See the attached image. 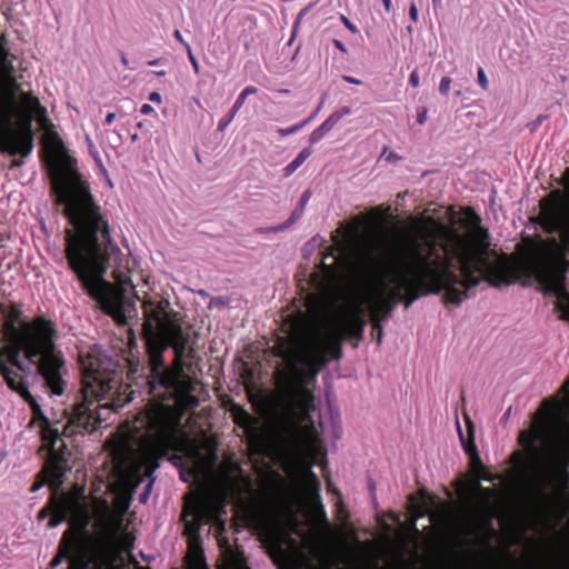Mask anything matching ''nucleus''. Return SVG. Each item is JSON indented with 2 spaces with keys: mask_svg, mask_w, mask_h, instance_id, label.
<instances>
[{
  "mask_svg": "<svg viewBox=\"0 0 569 569\" xmlns=\"http://www.w3.org/2000/svg\"><path fill=\"white\" fill-rule=\"evenodd\" d=\"M325 137H326L325 132H322L320 130V128L318 127L311 132V134L309 137V141L311 144H315V143H318L319 141H321Z\"/></svg>",
  "mask_w": 569,
  "mask_h": 569,
  "instance_id": "35",
  "label": "nucleus"
},
{
  "mask_svg": "<svg viewBox=\"0 0 569 569\" xmlns=\"http://www.w3.org/2000/svg\"><path fill=\"white\" fill-rule=\"evenodd\" d=\"M311 149L305 148L299 152V154L288 163L283 169L284 177H290L302 163L310 157Z\"/></svg>",
  "mask_w": 569,
  "mask_h": 569,
  "instance_id": "25",
  "label": "nucleus"
},
{
  "mask_svg": "<svg viewBox=\"0 0 569 569\" xmlns=\"http://www.w3.org/2000/svg\"><path fill=\"white\" fill-rule=\"evenodd\" d=\"M567 248L556 239L540 241L528 257L527 269L547 293L558 298L556 307L561 312L560 319L569 321V293L566 290V273L569 271ZM560 392L569 400V379L561 386Z\"/></svg>",
  "mask_w": 569,
  "mask_h": 569,
  "instance_id": "8",
  "label": "nucleus"
},
{
  "mask_svg": "<svg viewBox=\"0 0 569 569\" xmlns=\"http://www.w3.org/2000/svg\"><path fill=\"white\" fill-rule=\"evenodd\" d=\"M30 491L31 492H36V481H33V483L31 485Z\"/></svg>",
  "mask_w": 569,
  "mask_h": 569,
  "instance_id": "57",
  "label": "nucleus"
},
{
  "mask_svg": "<svg viewBox=\"0 0 569 569\" xmlns=\"http://www.w3.org/2000/svg\"><path fill=\"white\" fill-rule=\"evenodd\" d=\"M116 117L114 112L108 113L106 117V124L110 126L116 120Z\"/></svg>",
  "mask_w": 569,
  "mask_h": 569,
  "instance_id": "49",
  "label": "nucleus"
},
{
  "mask_svg": "<svg viewBox=\"0 0 569 569\" xmlns=\"http://www.w3.org/2000/svg\"><path fill=\"white\" fill-rule=\"evenodd\" d=\"M397 158H398V157H397V154H395V153H390V154L388 156V159H397Z\"/></svg>",
  "mask_w": 569,
  "mask_h": 569,
  "instance_id": "59",
  "label": "nucleus"
},
{
  "mask_svg": "<svg viewBox=\"0 0 569 569\" xmlns=\"http://www.w3.org/2000/svg\"><path fill=\"white\" fill-rule=\"evenodd\" d=\"M3 335L14 365L26 371L36 363V319L20 305H12L4 312Z\"/></svg>",
  "mask_w": 569,
  "mask_h": 569,
  "instance_id": "12",
  "label": "nucleus"
},
{
  "mask_svg": "<svg viewBox=\"0 0 569 569\" xmlns=\"http://www.w3.org/2000/svg\"><path fill=\"white\" fill-rule=\"evenodd\" d=\"M357 228L358 226H353L347 231L338 229L333 232L332 239L335 244L326 249V252L322 253V259L319 263V268H321L325 273L329 276L335 274L345 263V244L339 240V237L346 236L347 232L355 233Z\"/></svg>",
  "mask_w": 569,
  "mask_h": 569,
  "instance_id": "19",
  "label": "nucleus"
},
{
  "mask_svg": "<svg viewBox=\"0 0 569 569\" xmlns=\"http://www.w3.org/2000/svg\"><path fill=\"white\" fill-rule=\"evenodd\" d=\"M519 443L526 448L528 457L519 451L513 452L512 459L521 465V475L527 485L540 493L549 489L563 490L569 485V421L563 420L558 430L557 441L548 461L539 463V450L536 448V436L521 431Z\"/></svg>",
  "mask_w": 569,
  "mask_h": 569,
  "instance_id": "5",
  "label": "nucleus"
},
{
  "mask_svg": "<svg viewBox=\"0 0 569 569\" xmlns=\"http://www.w3.org/2000/svg\"><path fill=\"white\" fill-rule=\"evenodd\" d=\"M467 431L468 437L466 438L462 433L460 426L458 425V433L462 445V448L467 455L471 458V465L476 473L483 480L491 481L492 477L485 471V466L478 455L477 446L475 442V426L472 421L467 418Z\"/></svg>",
  "mask_w": 569,
  "mask_h": 569,
  "instance_id": "20",
  "label": "nucleus"
},
{
  "mask_svg": "<svg viewBox=\"0 0 569 569\" xmlns=\"http://www.w3.org/2000/svg\"><path fill=\"white\" fill-rule=\"evenodd\" d=\"M559 184L563 187L565 196L569 198V167H567L559 180Z\"/></svg>",
  "mask_w": 569,
  "mask_h": 569,
  "instance_id": "33",
  "label": "nucleus"
},
{
  "mask_svg": "<svg viewBox=\"0 0 569 569\" xmlns=\"http://www.w3.org/2000/svg\"><path fill=\"white\" fill-rule=\"evenodd\" d=\"M367 322L360 310L349 312L341 322L326 331L315 327L312 317L297 311L284 320L288 337H279L273 353L284 360L291 370L303 378L308 371L315 379L330 359L342 358V343L347 339L359 341L363 338ZM358 347V342L355 343Z\"/></svg>",
  "mask_w": 569,
  "mask_h": 569,
  "instance_id": "3",
  "label": "nucleus"
},
{
  "mask_svg": "<svg viewBox=\"0 0 569 569\" xmlns=\"http://www.w3.org/2000/svg\"><path fill=\"white\" fill-rule=\"evenodd\" d=\"M433 6H438L441 3V0H432Z\"/></svg>",
  "mask_w": 569,
  "mask_h": 569,
  "instance_id": "60",
  "label": "nucleus"
},
{
  "mask_svg": "<svg viewBox=\"0 0 569 569\" xmlns=\"http://www.w3.org/2000/svg\"><path fill=\"white\" fill-rule=\"evenodd\" d=\"M158 63H159V60L157 59V60H152V61H150L148 64H149V66H156V64H158Z\"/></svg>",
  "mask_w": 569,
  "mask_h": 569,
  "instance_id": "58",
  "label": "nucleus"
},
{
  "mask_svg": "<svg viewBox=\"0 0 569 569\" xmlns=\"http://www.w3.org/2000/svg\"><path fill=\"white\" fill-rule=\"evenodd\" d=\"M283 362L286 363L287 369H278L277 376L282 380L295 381L297 383L290 392L291 405L299 411L301 420H307L310 418V413L316 409V406L313 392L305 385L310 381H315L317 377L313 379L308 371L305 373L303 378L297 376L284 360Z\"/></svg>",
  "mask_w": 569,
  "mask_h": 569,
  "instance_id": "16",
  "label": "nucleus"
},
{
  "mask_svg": "<svg viewBox=\"0 0 569 569\" xmlns=\"http://www.w3.org/2000/svg\"><path fill=\"white\" fill-rule=\"evenodd\" d=\"M466 214L469 228L463 233L428 218L417 234L402 242L390 266L395 287L389 292L381 288L368 299L371 321L388 320L399 302L408 309L421 297L443 292L445 305L460 306L482 281L499 288L518 279L509 257L490 249L480 216L472 208Z\"/></svg>",
  "mask_w": 569,
  "mask_h": 569,
  "instance_id": "1",
  "label": "nucleus"
},
{
  "mask_svg": "<svg viewBox=\"0 0 569 569\" xmlns=\"http://www.w3.org/2000/svg\"><path fill=\"white\" fill-rule=\"evenodd\" d=\"M342 79L348 82V83H353V84H361V80L359 79H356L351 76H342Z\"/></svg>",
  "mask_w": 569,
  "mask_h": 569,
  "instance_id": "46",
  "label": "nucleus"
},
{
  "mask_svg": "<svg viewBox=\"0 0 569 569\" xmlns=\"http://www.w3.org/2000/svg\"><path fill=\"white\" fill-rule=\"evenodd\" d=\"M110 362L104 361L92 355H88L81 361L82 376H81V393L82 401L73 406L72 412L69 417V423L80 431H91L97 428V423L102 422L97 409H111L118 411L129 402L126 399L123 402L120 400H112L103 405L92 408L94 402H100L107 395H109L117 387L116 372L107 367Z\"/></svg>",
  "mask_w": 569,
  "mask_h": 569,
  "instance_id": "6",
  "label": "nucleus"
},
{
  "mask_svg": "<svg viewBox=\"0 0 569 569\" xmlns=\"http://www.w3.org/2000/svg\"><path fill=\"white\" fill-rule=\"evenodd\" d=\"M340 20L345 24V27L352 33L356 34L359 32L357 26L353 22H351L346 16L341 14Z\"/></svg>",
  "mask_w": 569,
  "mask_h": 569,
  "instance_id": "38",
  "label": "nucleus"
},
{
  "mask_svg": "<svg viewBox=\"0 0 569 569\" xmlns=\"http://www.w3.org/2000/svg\"><path fill=\"white\" fill-rule=\"evenodd\" d=\"M409 83L417 88L420 83V80H419V73L417 70H413L411 73H410V77H409Z\"/></svg>",
  "mask_w": 569,
  "mask_h": 569,
  "instance_id": "41",
  "label": "nucleus"
},
{
  "mask_svg": "<svg viewBox=\"0 0 569 569\" xmlns=\"http://www.w3.org/2000/svg\"><path fill=\"white\" fill-rule=\"evenodd\" d=\"M38 428L41 436L42 446L38 448L47 450L46 462L41 471L38 472V490L48 485L53 492H57L63 485L67 472L70 470L67 451V445L62 438L60 421L51 422L42 412L38 405Z\"/></svg>",
  "mask_w": 569,
  "mask_h": 569,
  "instance_id": "10",
  "label": "nucleus"
},
{
  "mask_svg": "<svg viewBox=\"0 0 569 569\" xmlns=\"http://www.w3.org/2000/svg\"><path fill=\"white\" fill-rule=\"evenodd\" d=\"M310 197H311V192H310V190H306V191L302 193V196H301V198H300V200H299V203H298V204H299V206H302L303 208H306V206H307V203H308V201H309Z\"/></svg>",
  "mask_w": 569,
  "mask_h": 569,
  "instance_id": "43",
  "label": "nucleus"
},
{
  "mask_svg": "<svg viewBox=\"0 0 569 569\" xmlns=\"http://www.w3.org/2000/svg\"><path fill=\"white\" fill-rule=\"evenodd\" d=\"M278 440L280 447L287 453H298L305 445L312 463H318L319 459L326 457V449L318 437L310 433L305 438L302 428L297 423L283 425L279 430Z\"/></svg>",
  "mask_w": 569,
  "mask_h": 569,
  "instance_id": "15",
  "label": "nucleus"
},
{
  "mask_svg": "<svg viewBox=\"0 0 569 569\" xmlns=\"http://www.w3.org/2000/svg\"><path fill=\"white\" fill-rule=\"evenodd\" d=\"M59 562V559L53 560V566Z\"/></svg>",
  "mask_w": 569,
  "mask_h": 569,
  "instance_id": "63",
  "label": "nucleus"
},
{
  "mask_svg": "<svg viewBox=\"0 0 569 569\" xmlns=\"http://www.w3.org/2000/svg\"><path fill=\"white\" fill-rule=\"evenodd\" d=\"M312 478L318 482L316 475L311 473Z\"/></svg>",
  "mask_w": 569,
  "mask_h": 569,
  "instance_id": "62",
  "label": "nucleus"
},
{
  "mask_svg": "<svg viewBox=\"0 0 569 569\" xmlns=\"http://www.w3.org/2000/svg\"><path fill=\"white\" fill-rule=\"evenodd\" d=\"M44 517H46V513H44V512H40V513H38L37 519H38V520H41V519H43Z\"/></svg>",
  "mask_w": 569,
  "mask_h": 569,
  "instance_id": "56",
  "label": "nucleus"
},
{
  "mask_svg": "<svg viewBox=\"0 0 569 569\" xmlns=\"http://www.w3.org/2000/svg\"><path fill=\"white\" fill-rule=\"evenodd\" d=\"M258 92V89L253 86H249V87H246L241 92L240 94L238 96L236 102L233 103L232 108L230 109V111L228 112V114H226L224 117H222L218 123V130L219 131H224L228 126L233 121L236 114L238 113V111L242 108V106L246 102V99L250 96V94H254Z\"/></svg>",
  "mask_w": 569,
  "mask_h": 569,
  "instance_id": "22",
  "label": "nucleus"
},
{
  "mask_svg": "<svg viewBox=\"0 0 569 569\" xmlns=\"http://www.w3.org/2000/svg\"><path fill=\"white\" fill-rule=\"evenodd\" d=\"M150 375L142 377L154 402L146 411V428L153 445L167 452L176 448L181 420L198 406L196 381L181 368H169L161 350L150 355Z\"/></svg>",
  "mask_w": 569,
  "mask_h": 569,
  "instance_id": "4",
  "label": "nucleus"
},
{
  "mask_svg": "<svg viewBox=\"0 0 569 569\" xmlns=\"http://www.w3.org/2000/svg\"><path fill=\"white\" fill-rule=\"evenodd\" d=\"M88 141H89V150H90V153L93 156V158L96 159V161L102 166V161H101V158L99 156V152L98 150L96 149V146L93 144V142L88 138Z\"/></svg>",
  "mask_w": 569,
  "mask_h": 569,
  "instance_id": "40",
  "label": "nucleus"
},
{
  "mask_svg": "<svg viewBox=\"0 0 569 569\" xmlns=\"http://www.w3.org/2000/svg\"><path fill=\"white\" fill-rule=\"evenodd\" d=\"M169 302L144 300L142 303L143 315L147 318L146 327L152 328L150 321H154L159 326L162 339L167 346L174 349L176 356L179 359L186 351L188 343V336L184 333L182 326L177 319V313L167 310Z\"/></svg>",
  "mask_w": 569,
  "mask_h": 569,
  "instance_id": "13",
  "label": "nucleus"
},
{
  "mask_svg": "<svg viewBox=\"0 0 569 569\" xmlns=\"http://www.w3.org/2000/svg\"><path fill=\"white\" fill-rule=\"evenodd\" d=\"M121 61H122V63H123L126 67L128 66V58H127V56H126L124 53H122V56H121Z\"/></svg>",
  "mask_w": 569,
  "mask_h": 569,
  "instance_id": "53",
  "label": "nucleus"
},
{
  "mask_svg": "<svg viewBox=\"0 0 569 569\" xmlns=\"http://www.w3.org/2000/svg\"><path fill=\"white\" fill-rule=\"evenodd\" d=\"M542 214L560 231L563 247H569V198L561 189L552 190L541 200Z\"/></svg>",
  "mask_w": 569,
  "mask_h": 569,
  "instance_id": "17",
  "label": "nucleus"
},
{
  "mask_svg": "<svg viewBox=\"0 0 569 569\" xmlns=\"http://www.w3.org/2000/svg\"><path fill=\"white\" fill-rule=\"evenodd\" d=\"M38 134L40 160L47 170L57 202L73 229L66 230V254L70 268L88 295L98 301L107 313H112L108 287L102 279L110 259L111 237L99 206L94 202L89 184L77 168V159L57 131L47 108L38 100Z\"/></svg>",
  "mask_w": 569,
  "mask_h": 569,
  "instance_id": "2",
  "label": "nucleus"
},
{
  "mask_svg": "<svg viewBox=\"0 0 569 569\" xmlns=\"http://www.w3.org/2000/svg\"><path fill=\"white\" fill-rule=\"evenodd\" d=\"M382 2H383L386 11L390 12L391 11V6H392L391 0H382Z\"/></svg>",
  "mask_w": 569,
  "mask_h": 569,
  "instance_id": "50",
  "label": "nucleus"
},
{
  "mask_svg": "<svg viewBox=\"0 0 569 569\" xmlns=\"http://www.w3.org/2000/svg\"><path fill=\"white\" fill-rule=\"evenodd\" d=\"M477 488H478L480 491L485 492V493H489V492H490V490H489V489H486V488L481 487L479 482L477 483Z\"/></svg>",
  "mask_w": 569,
  "mask_h": 569,
  "instance_id": "51",
  "label": "nucleus"
},
{
  "mask_svg": "<svg viewBox=\"0 0 569 569\" xmlns=\"http://www.w3.org/2000/svg\"><path fill=\"white\" fill-rule=\"evenodd\" d=\"M308 122V120L301 122V123H298V124H295L292 127H289V128H280L278 129V132L279 134H281L282 137L284 136H289V134H292V133H296L297 131H299L306 123Z\"/></svg>",
  "mask_w": 569,
  "mask_h": 569,
  "instance_id": "30",
  "label": "nucleus"
},
{
  "mask_svg": "<svg viewBox=\"0 0 569 569\" xmlns=\"http://www.w3.org/2000/svg\"><path fill=\"white\" fill-rule=\"evenodd\" d=\"M153 486V479H150L148 485L146 486L144 490L139 496V501L141 503H147L151 493V489Z\"/></svg>",
  "mask_w": 569,
  "mask_h": 569,
  "instance_id": "34",
  "label": "nucleus"
},
{
  "mask_svg": "<svg viewBox=\"0 0 569 569\" xmlns=\"http://www.w3.org/2000/svg\"><path fill=\"white\" fill-rule=\"evenodd\" d=\"M140 112L142 114H150L152 112H154V109L152 106H150L149 103H143L140 108Z\"/></svg>",
  "mask_w": 569,
  "mask_h": 569,
  "instance_id": "44",
  "label": "nucleus"
},
{
  "mask_svg": "<svg viewBox=\"0 0 569 569\" xmlns=\"http://www.w3.org/2000/svg\"><path fill=\"white\" fill-rule=\"evenodd\" d=\"M2 376L8 385V387L18 392L30 406L31 409V418L29 420L28 426L32 428L36 426V398L29 391V383L24 377H21L17 372H13L9 368L2 369Z\"/></svg>",
  "mask_w": 569,
  "mask_h": 569,
  "instance_id": "21",
  "label": "nucleus"
},
{
  "mask_svg": "<svg viewBox=\"0 0 569 569\" xmlns=\"http://www.w3.org/2000/svg\"><path fill=\"white\" fill-rule=\"evenodd\" d=\"M143 478L141 467L133 466L122 475V482L130 492H133L141 485Z\"/></svg>",
  "mask_w": 569,
  "mask_h": 569,
  "instance_id": "23",
  "label": "nucleus"
},
{
  "mask_svg": "<svg viewBox=\"0 0 569 569\" xmlns=\"http://www.w3.org/2000/svg\"><path fill=\"white\" fill-rule=\"evenodd\" d=\"M547 119V116H543V114H540L537 117L536 120L529 122L527 124L528 129L531 131V132H535L537 131V129L542 124V122Z\"/></svg>",
  "mask_w": 569,
  "mask_h": 569,
  "instance_id": "36",
  "label": "nucleus"
},
{
  "mask_svg": "<svg viewBox=\"0 0 569 569\" xmlns=\"http://www.w3.org/2000/svg\"><path fill=\"white\" fill-rule=\"evenodd\" d=\"M222 512H224L223 501L211 495L199 496L186 502L181 512V521L183 522L182 533L188 543V552L184 558L188 569H208L200 530L202 526L216 522ZM140 569L149 568L141 567Z\"/></svg>",
  "mask_w": 569,
  "mask_h": 569,
  "instance_id": "9",
  "label": "nucleus"
},
{
  "mask_svg": "<svg viewBox=\"0 0 569 569\" xmlns=\"http://www.w3.org/2000/svg\"><path fill=\"white\" fill-rule=\"evenodd\" d=\"M305 209L306 208H303L302 206L297 204L288 220H286L283 223L279 226L270 228V230L273 232H281L291 228L302 217Z\"/></svg>",
  "mask_w": 569,
  "mask_h": 569,
  "instance_id": "26",
  "label": "nucleus"
},
{
  "mask_svg": "<svg viewBox=\"0 0 569 569\" xmlns=\"http://www.w3.org/2000/svg\"><path fill=\"white\" fill-rule=\"evenodd\" d=\"M333 44H335V47H336L339 51H341L342 53H347V52H348V50H347V48H346V46L343 44V42H342V41H340V40H338V39H335V40H333Z\"/></svg>",
  "mask_w": 569,
  "mask_h": 569,
  "instance_id": "45",
  "label": "nucleus"
},
{
  "mask_svg": "<svg viewBox=\"0 0 569 569\" xmlns=\"http://www.w3.org/2000/svg\"><path fill=\"white\" fill-rule=\"evenodd\" d=\"M1 146L12 156L28 157L33 149L31 124L8 130L1 138Z\"/></svg>",
  "mask_w": 569,
  "mask_h": 569,
  "instance_id": "18",
  "label": "nucleus"
},
{
  "mask_svg": "<svg viewBox=\"0 0 569 569\" xmlns=\"http://www.w3.org/2000/svg\"><path fill=\"white\" fill-rule=\"evenodd\" d=\"M96 529V533H89L84 527L63 533L60 551L69 559L68 569H122L117 566L121 553L110 523L98 521Z\"/></svg>",
  "mask_w": 569,
  "mask_h": 569,
  "instance_id": "7",
  "label": "nucleus"
},
{
  "mask_svg": "<svg viewBox=\"0 0 569 569\" xmlns=\"http://www.w3.org/2000/svg\"><path fill=\"white\" fill-rule=\"evenodd\" d=\"M173 36H174V38H176L180 43H182V44H183V47L186 48V43H188V42L183 39V37H182L181 32H180L179 30H176V31L173 32Z\"/></svg>",
  "mask_w": 569,
  "mask_h": 569,
  "instance_id": "47",
  "label": "nucleus"
},
{
  "mask_svg": "<svg viewBox=\"0 0 569 569\" xmlns=\"http://www.w3.org/2000/svg\"><path fill=\"white\" fill-rule=\"evenodd\" d=\"M451 82H452V80L448 76L441 78L440 84H439V91L441 94L448 96V93L450 91Z\"/></svg>",
  "mask_w": 569,
  "mask_h": 569,
  "instance_id": "32",
  "label": "nucleus"
},
{
  "mask_svg": "<svg viewBox=\"0 0 569 569\" xmlns=\"http://www.w3.org/2000/svg\"><path fill=\"white\" fill-rule=\"evenodd\" d=\"M382 322L383 321H379V319H377L376 321H371L372 336L373 338H376L378 345H381L383 338Z\"/></svg>",
  "mask_w": 569,
  "mask_h": 569,
  "instance_id": "29",
  "label": "nucleus"
},
{
  "mask_svg": "<svg viewBox=\"0 0 569 569\" xmlns=\"http://www.w3.org/2000/svg\"><path fill=\"white\" fill-rule=\"evenodd\" d=\"M541 408H542V410H545L547 416L553 417L560 411L561 403H560L558 397H553L550 399H545L542 401Z\"/></svg>",
  "mask_w": 569,
  "mask_h": 569,
  "instance_id": "27",
  "label": "nucleus"
},
{
  "mask_svg": "<svg viewBox=\"0 0 569 569\" xmlns=\"http://www.w3.org/2000/svg\"><path fill=\"white\" fill-rule=\"evenodd\" d=\"M154 74L158 77H163L166 74V71L164 70L154 71Z\"/></svg>",
  "mask_w": 569,
  "mask_h": 569,
  "instance_id": "54",
  "label": "nucleus"
},
{
  "mask_svg": "<svg viewBox=\"0 0 569 569\" xmlns=\"http://www.w3.org/2000/svg\"><path fill=\"white\" fill-rule=\"evenodd\" d=\"M477 77H478V82H479L480 87L483 90H487L488 86H489V82H488V79L486 77L485 70L482 68L478 69Z\"/></svg>",
  "mask_w": 569,
  "mask_h": 569,
  "instance_id": "37",
  "label": "nucleus"
},
{
  "mask_svg": "<svg viewBox=\"0 0 569 569\" xmlns=\"http://www.w3.org/2000/svg\"><path fill=\"white\" fill-rule=\"evenodd\" d=\"M248 515L256 527L266 533L269 542L270 556L273 561L277 563H290L292 555L284 545L287 541H290L291 545L296 546V542L292 539L281 537L271 529L267 507L260 503H251L248 506Z\"/></svg>",
  "mask_w": 569,
  "mask_h": 569,
  "instance_id": "14",
  "label": "nucleus"
},
{
  "mask_svg": "<svg viewBox=\"0 0 569 569\" xmlns=\"http://www.w3.org/2000/svg\"><path fill=\"white\" fill-rule=\"evenodd\" d=\"M186 50H187V53H188V59H189V61H190L194 72L199 73L200 66H199V62H198L196 56L193 54V51H192V49H191L189 43H186Z\"/></svg>",
  "mask_w": 569,
  "mask_h": 569,
  "instance_id": "31",
  "label": "nucleus"
},
{
  "mask_svg": "<svg viewBox=\"0 0 569 569\" xmlns=\"http://www.w3.org/2000/svg\"><path fill=\"white\" fill-rule=\"evenodd\" d=\"M389 211H390V206H387V207L378 206V207H375L369 212V217L371 219L380 220V219L385 218L389 213Z\"/></svg>",
  "mask_w": 569,
  "mask_h": 569,
  "instance_id": "28",
  "label": "nucleus"
},
{
  "mask_svg": "<svg viewBox=\"0 0 569 569\" xmlns=\"http://www.w3.org/2000/svg\"><path fill=\"white\" fill-rule=\"evenodd\" d=\"M270 228H271V227H269V228H259L257 231H258V232H260V233H263V232H272V231L270 230Z\"/></svg>",
  "mask_w": 569,
  "mask_h": 569,
  "instance_id": "52",
  "label": "nucleus"
},
{
  "mask_svg": "<svg viewBox=\"0 0 569 569\" xmlns=\"http://www.w3.org/2000/svg\"><path fill=\"white\" fill-rule=\"evenodd\" d=\"M409 17L412 21L417 22L418 21V9H417V6L416 3H411L410 8H409Z\"/></svg>",
  "mask_w": 569,
  "mask_h": 569,
  "instance_id": "42",
  "label": "nucleus"
},
{
  "mask_svg": "<svg viewBox=\"0 0 569 569\" xmlns=\"http://www.w3.org/2000/svg\"><path fill=\"white\" fill-rule=\"evenodd\" d=\"M351 114V108L349 107H341L340 109L332 112L320 126V130L325 132V134H328L333 127L346 116Z\"/></svg>",
  "mask_w": 569,
  "mask_h": 569,
  "instance_id": "24",
  "label": "nucleus"
},
{
  "mask_svg": "<svg viewBox=\"0 0 569 569\" xmlns=\"http://www.w3.org/2000/svg\"><path fill=\"white\" fill-rule=\"evenodd\" d=\"M149 100L153 102H161V94L159 92H151Z\"/></svg>",
  "mask_w": 569,
  "mask_h": 569,
  "instance_id": "48",
  "label": "nucleus"
},
{
  "mask_svg": "<svg viewBox=\"0 0 569 569\" xmlns=\"http://www.w3.org/2000/svg\"><path fill=\"white\" fill-rule=\"evenodd\" d=\"M152 475V470L147 472V476L150 477Z\"/></svg>",
  "mask_w": 569,
  "mask_h": 569,
  "instance_id": "61",
  "label": "nucleus"
},
{
  "mask_svg": "<svg viewBox=\"0 0 569 569\" xmlns=\"http://www.w3.org/2000/svg\"><path fill=\"white\" fill-rule=\"evenodd\" d=\"M428 118V111L426 108H421L417 112V122L419 124H425Z\"/></svg>",
  "mask_w": 569,
  "mask_h": 569,
  "instance_id": "39",
  "label": "nucleus"
},
{
  "mask_svg": "<svg viewBox=\"0 0 569 569\" xmlns=\"http://www.w3.org/2000/svg\"><path fill=\"white\" fill-rule=\"evenodd\" d=\"M243 481L251 487V479L249 477L243 478Z\"/></svg>",
  "mask_w": 569,
  "mask_h": 569,
  "instance_id": "55",
  "label": "nucleus"
},
{
  "mask_svg": "<svg viewBox=\"0 0 569 569\" xmlns=\"http://www.w3.org/2000/svg\"><path fill=\"white\" fill-rule=\"evenodd\" d=\"M56 323L38 316V377L49 395H63L67 381L66 361L61 351L56 348Z\"/></svg>",
  "mask_w": 569,
  "mask_h": 569,
  "instance_id": "11",
  "label": "nucleus"
}]
</instances>
